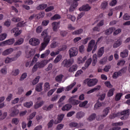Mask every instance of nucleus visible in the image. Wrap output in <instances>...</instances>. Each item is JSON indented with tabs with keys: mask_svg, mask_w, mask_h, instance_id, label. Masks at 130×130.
<instances>
[{
	"mask_svg": "<svg viewBox=\"0 0 130 130\" xmlns=\"http://www.w3.org/2000/svg\"><path fill=\"white\" fill-rule=\"evenodd\" d=\"M128 116H129V109H127L121 111L120 113L111 114L109 115V118L110 119H113L115 117H119L121 120H125L128 118Z\"/></svg>",
	"mask_w": 130,
	"mask_h": 130,
	"instance_id": "nucleus-1",
	"label": "nucleus"
},
{
	"mask_svg": "<svg viewBox=\"0 0 130 130\" xmlns=\"http://www.w3.org/2000/svg\"><path fill=\"white\" fill-rule=\"evenodd\" d=\"M42 36H44V38L43 40V42L41 44V46L40 50H44L46 48V46L49 44V42H50V39L51 37L48 36V31H47V29H45L41 34Z\"/></svg>",
	"mask_w": 130,
	"mask_h": 130,
	"instance_id": "nucleus-2",
	"label": "nucleus"
},
{
	"mask_svg": "<svg viewBox=\"0 0 130 130\" xmlns=\"http://www.w3.org/2000/svg\"><path fill=\"white\" fill-rule=\"evenodd\" d=\"M93 46H94L93 49ZM96 49H97V45H95V40H91L88 44V48L87 49V52H90V51L92 50V53H94L95 51H96Z\"/></svg>",
	"mask_w": 130,
	"mask_h": 130,
	"instance_id": "nucleus-3",
	"label": "nucleus"
},
{
	"mask_svg": "<svg viewBox=\"0 0 130 130\" xmlns=\"http://www.w3.org/2000/svg\"><path fill=\"white\" fill-rule=\"evenodd\" d=\"M21 54H22V52L19 51L17 52L15 57L13 58H6L5 60V63H10V62H12V61H15V60H17L18 57H20V55H21Z\"/></svg>",
	"mask_w": 130,
	"mask_h": 130,
	"instance_id": "nucleus-4",
	"label": "nucleus"
},
{
	"mask_svg": "<svg viewBox=\"0 0 130 130\" xmlns=\"http://www.w3.org/2000/svg\"><path fill=\"white\" fill-rule=\"evenodd\" d=\"M87 82L88 87H93L98 83V80L96 79H87L84 81V83Z\"/></svg>",
	"mask_w": 130,
	"mask_h": 130,
	"instance_id": "nucleus-5",
	"label": "nucleus"
},
{
	"mask_svg": "<svg viewBox=\"0 0 130 130\" xmlns=\"http://www.w3.org/2000/svg\"><path fill=\"white\" fill-rule=\"evenodd\" d=\"M111 109V108L109 107L105 108L103 111V114L98 116L99 117L98 120H101L103 118H104V117H106L107 115H108Z\"/></svg>",
	"mask_w": 130,
	"mask_h": 130,
	"instance_id": "nucleus-6",
	"label": "nucleus"
},
{
	"mask_svg": "<svg viewBox=\"0 0 130 130\" xmlns=\"http://www.w3.org/2000/svg\"><path fill=\"white\" fill-rule=\"evenodd\" d=\"M73 63H74V59H66L62 62V66H63L64 68H70Z\"/></svg>",
	"mask_w": 130,
	"mask_h": 130,
	"instance_id": "nucleus-7",
	"label": "nucleus"
},
{
	"mask_svg": "<svg viewBox=\"0 0 130 130\" xmlns=\"http://www.w3.org/2000/svg\"><path fill=\"white\" fill-rule=\"evenodd\" d=\"M70 57H74L78 55V48L76 47H72L69 50Z\"/></svg>",
	"mask_w": 130,
	"mask_h": 130,
	"instance_id": "nucleus-8",
	"label": "nucleus"
},
{
	"mask_svg": "<svg viewBox=\"0 0 130 130\" xmlns=\"http://www.w3.org/2000/svg\"><path fill=\"white\" fill-rule=\"evenodd\" d=\"M29 44L32 46H37V45H39V44H40V40L36 38H31L29 40Z\"/></svg>",
	"mask_w": 130,
	"mask_h": 130,
	"instance_id": "nucleus-9",
	"label": "nucleus"
},
{
	"mask_svg": "<svg viewBox=\"0 0 130 130\" xmlns=\"http://www.w3.org/2000/svg\"><path fill=\"white\" fill-rule=\"evenodd\" d=\"M14 43H15V39H10L0 43V46H3V45H12Z\"/></svg>",
	"mask_w": 130,
	"mask_h": 130,
	"instance_id": "nucleus-10",
	"label": "nucleus"
},
{
	"mask_svg": "<svg viewBox=\"0 0 130 130\" xmlns=\"http://www.w3.org/2000/svg\"><path fill=\"white\" fill-rule=\"evenodd\" d=\"M77 96L78 95H74L70 98L68 100L69 103H71L72 105H78V104H79L80 102L79 100L74 99V98H76Z\"/></svg>",
	"mask_w": 130,
	"mask_h": 130,
	"instance_id": "nucleus-11",
	"label": "nucleus"
},
{
	"mask_svg": "<svg viewBox=\"0 0 130 130\" xmlns=\"http://www.w3.org/2000/svg\"><path fill=\"white\" fill-rule=\"evenodd\" d=\"M19 113L20 111L18 109H17L15 108H12L11 109V112L9 114V116L11 117H15V116H17Z\"/></svg>",
	"mask_w": 130,
	"mask_h": 130,
	"instance_id": "nucleus-12",
	"label": "nucleus"
},
{
	"mask_svg": "<svg viewBox=\"0 0 130 130\" xmlns=\"http://www.w3.org/2000/svg\"><path fill=\"white\" fill-rule=\"evenodd\" d=\"M80 0H74L73 4H72L69 9V12H74L75 11V9L78 7V3L77 2H79Z\"/></svg>",
	"mask_w": 130,
	"mask_h": 130,
	"instance_id": "nucleus-13",
	"label": "nucleus"
},
{
	"mask_svg": "<svg viewBox=\"0 0 130 130\" xmlns=\"http://www.w3.org/2000/svg\"><path fill=\"white\" fill-rule=\"evenodd\" d=\"M63 117H64V114H63L58 115L57 119L54 120V124H57L58 123H60V122L62 121V119H63Z\"/></svg>",
	"mask_w": 130,
	"mask_h": 130,
	"instance_id": "nucleus-14",
	"label": "nucleus"
},
{
	"mask_svg": "<svg viewBox=\"0 0 130 130\" xmlns=\"http://www.w3.org/2000/svg\"><path fill=\"white\" fill-rule=\"evenodd\" d=\"M79 10L80 12L82 11H83L84 12H88V11L91 10V7L89 6V4H86L80 7Z\"/></svg>",
	"mask_w": 130,
	"mask_h": 130,
	"instance_id": "nucleus-15",
	"label": "nucleus"
},
{
	"mask_svg": "<svg viewBox=\"0 0 130 130\" xmlns=\"http://www.w3.org/2000/svg\"><path fill=\"white\" fill-rule=\"evenodd\" d=\"M26 57L27 58H31V57H33L34 56V54H35V51H34L33 50H31L29 51H26Z\"/></svg>",
	"mask_w": 130,
	"mask_h": 130,
	"instance_id": "nucleus-16",
	"label": "nucleus"
},
{
	"mask_svg": "<svg viewBox=\"0 0 130 130\" xmlns=\"http://www.w3.org/2000/svg\"><path fill=\"white\" fill-rule=\"evenodd\" d=\"M11 33H15L14 36L15 37H17V36H18V35H20V34H21V33H22V31L21 30H19L18 28L15 27L11 30Z\"/></svg>",
	"mask_w": 130,
	"mask_h": 130,
	"instance_id": "nucleus-17",
	"label": "nucleus"
},
{
	"mask_svg": "<svg viewBox=\"0 0 130 130\" xmlns=\"http://www.w3.org/2000/svg\"><path fill=\"white\" fill-rule=\"evenodd\" d=\"M92 62V58H89L88 59L84 65V67H82V69L83 70V71H85V70H86L89 68V66L91 64V63Z\"/></svg>",
	"mask_w": 130,
	"mask_h": 130,
	"instance_id": "nucleus-18",
	"label": "nucleus"
},
{
	"mask_svg": "<svg viewBox=\"0 0 130 130\" xmlns=\"http://www.w3.org/2000/svg\"><path fill=\"white\" fill-rule=\"evenodd\" d=\"M113 31H115V27H110L109 28L106 29L105 31V35H110V34H112L113 32Z\"/></svg>",
	"mask_w": 130,
	"mask_h": 130,
	"instance_id": "nucleus-19",
	"label": "nucleus"
},
{
	"mask_svg": "<svg viewBox=\"0 0 130 130\" xmlns=\"http://www.w3.org/2000/svg\"><path fill=\"white\" fill-rule=\"evenodd\" d=\"M101 89V85H97L94 88L90 89L88 91H87V94H91V93H93V92H95L96 91H99Z\"/></svg>",
	"mask_w": 130,
	"mask_h": 130,
	"instance_id": "nucleus-20",
	"label": "nucleus"
},
{
	"mask_svg": "<svg viewBox=\"0 0 130 130\" xmlns=\"http://www.w3.org/2000/svg\"><path fill=\"white\" fill-rule=\"evenodd\" d=\"M108 7V1H103L101 5V8L102 10H106Z\"/></svg>",
	"mask_w": 130,
	"mask_h": 130,
	"instance_id": "nucleus-21",
	"label": "nucleus"
},
{
	"mask_svg": "<svg viewBox=\"0 0 130 130\" xmlns=\"http://www.w3.org/2000/svg\"><path fill=\"white\" fill-rule=\"evenodd\" d=\"M122 44V41L121 39L117 40L116 41L113 46V48H117V47H119V46Z\"/></svg>",
	"mask_w": 130,
	"mask_h": 130,
	"instance_id": "nucleus-22",
	"label": "nucleus"
},
{
	"mask_svg": "<svg viewBox=\"0 0 130 130\" xmlns=\"http://www.w3.org/2000/svg\"><path fill=\"white\" fill-rule=\"evenodd\" d=\"M104 54V47L100 48L98 51V57H101Z\"/></svg>",
	"mask_w": 130,
	"mask_h": 130,
	"instance_id": "nucleus-23",
	"label": "nucleus"
},
{
	"mask_svg": "<svg viewBox=\"0 0 130 130\" xmlns=\"http://www.w3.org/2000/svg\"><path fill=\"white\" fill-rule=\"evenodd\" d=\"M14 51V49L12 48L7 49L3 52V55H9Z\"/></svg>",
	"mask_w": 130,
	"mask_h": 130,
	"instance_id": "nucleus-24",
	"label": "nucleus"
},
{
	"mask_svg": "<svg viewBox=\"0 0 130 130\" xmlns=\"http://www.w3.org/2000/svg\"><path fill=\"white\" fill-rule=\"evenodd\" d=\"M72 107V105L67 104L62 108V111H69V110H70Z\"/></svg>",
	"mask_w": 130,
	"mask_h": 130,
	"instance_id": "nucleus-25",
	"label": "nucleus"
},
{
	"mask_svg": "<svg viewBox=\"0 0 130 130\" xmlns=\"http://www.w3.org/2000/svg\"><path fill=\"white\" fill-rule=\"evenodd\" d=\"M42 85L43 83H40L36 86L35 90L37 92H41L42 91Z\"/></svg>",
	"mask_w": 130,
	"mask_h": 130,
	"instance_id": "nucleus-26",
	"label": "nucleus"
},
{
	"mask_svg": "<svg viewBox=\"0 0 130 130\" xmlns=\"http://www.w3.org/2000/svg\"><path fill=\"white\" fill-rule=\"evenodd\" d=\"M122 96H123V93H122V92H119L116 93L115 98V101H119V100L121 99V97H122Z\"/></svg>",
	"mask_w": 130,
	"mask_h": 130,
	"instance_id": "nucleus-27",
	"label": "nucleus"
},
{
	"mask_svg": "<svg viewBox=\"0 0 130 130\" xmlns=\"http://www.w3.org/2000/svg\"><path fill=\"white\" fill-rule=\"evenodd\" d=\"M128 55V50L127 49H125L120 53L121 57L124 58V57H126Z\"/></svg>",
	"mask_w": 130,
	"mask_h": 130,
	"instance_id": "nucleus-28",
	"label": "nucleus"
},
{
	"mask_svg": "<svg viewBox=\"0 0 130 130\" xmlns=\"http://www.w3.org/2000/svg\"><path fill=\"white\" fill-rule=\"evenodd\" d=\"M24 43V39L20 38L14 44V46H16L17 45H21V44H23Z\"/></svg>",
	"mask_w": 130,
	"mask_h": 130,
	"instance_id": "nucleus-29",
	"label": "nucleus"
},
{
	"mask_svg": "<svg viewBox=\"0 0 130 130\" xmlns=\"http://www.w3.org/2000/svg\"><path fill=\"white\" fill-rule=\"evenodd\" d=\"M114 91H115V89L113 88H111L107 93L108 97H112L114 95Z\"/></svg>",
	"mask_w": 130,
	"mask_h": 130,
	"instance_id": "nucleus-30",
	"label": "nucleus"
},
{
	"mask_svg": "<svg viewBox=\"0 0 130 130\" xmlns=\"http://www.w3.org/2000/svg\"><path fill=\"white\" fill-rule=\"evenodd\" d=\"M85 116V113L82 111L78 112L76 114V118L80 119V118H82Z\"/></svg>",
	"mask_w": 130,
	"mask_h": 130,
	"instance_id": "nucleus-31",
	"label": "nucleus"
},
{
	"mask_svg": "<svg viewBox=\"0 0 130 130\" xmlns=\"http://www.w3.org/2000/svg\"><path fill=\"white\" fill-rule=\"evenodd\" d=\"M53 30L56 32L57 31V29H58V25L59 23L56 22H53L52 24Z\"/></svg>",
	"mask_w": 130,
	"mask_h": 130,
	"instance_id": "nucleus-32",
	"label": "nucleus"
},
{
	"mask_svg": "<svg viewBox=\"0 0 130 130\" xmlns=\"http://www.w3.org/2000/svg\"><path fill=\"white\" fill-rule=\"evenodd\" d=\"M121 76H122L121 72H115L113 74V79H117V78H118V77H121Z\"/></svg>",
	"mask_w": 130,
	"mask_h": 130,
	"instance_id": "nucleus-33",
	"label": "nucleus"
},
{
	"mask_svg": "<svg viewBox=\"0 0 130 130\" xmlns=\"http://www.w3.org/2000/svg\"><path fill=\"white\" fill-rule=\"evenodd\" d=\"M61 58H62V56L60 54L58 55L54 60V63L59 62L61 60Z\"/></svg>",
	"mask_w": 130,
	"mask_h": 130,
	"instance_id": "nucleus-34",
	"label": "nucleus"
},
{
	"mask_svg": "<svg viewBox=\"0 0 130 130\" xmlns=\"http://www.w3.org/2000/svg\"><path fill=\"white\" fill-rule=\"evenodd\" d=\"M96 63H97V55L94 54L93 55L92 58V66L93 67H95V66H96Z\"/></svg>",
	"mask_w": 130,
	"mask_h": 130,
	"instance_id": "nucleus-35",
	"label": "nucleus"
},
{
	"mask_svg": "<svg viewBox=\"0 0 130 130\" xmlns=\"http://www.w3.org/2000/svg\"><path fill=\"white\" fill-rule=\"evenodd\" d=\"M47 8V4H41L39 6L37 7V10H44L45 9H46Z\"/></svg>",
	"mask_w": 130,
	"mask_h": 130,
	"instance_id": "nucleus-36",
	"label": "nucleus"
},
{
	"mask_svg": "<svg viewBox=\"0 0 130 130\" xmlns=\"http://www.w3.org/2000/svg\"><path fill=\"white\" fill-rule=\"evenodd\" d=\"M24 107H26V108H30V107L33 106V102H26L24 104Z\"/></svg>",
	"mask_w": 130,
	"mask_h": 130,
	"instance_id": "nucleus-37",
	"label": "nucleus"
},
{
	"mask_svg": "<svg viewBox=\"0 0 130 130\" xmlns=\"http://www.w3.org/2000/svg\"><path fill=\"white\" fill-rule=\"evenodd\" d=\"M121 125H123V123L122 122L112 123V126H114V127H118V126H121Z\"/></svg>",
	"mask_w": 130,
	"mask_h": 130,
	"instance_id": "nucleus-38",
	"label": "nucleus"
},
{
	"mask_svg": "<svg viewBox=\"0 0 130 130\" xmlns=\"http://www.w3.org/2000/svg\"><path fill=\"white\" fill-rule=\"evenodd\" d=\"M96 115L95 113L92 114L88 118L87 120H89V121H92V120H94L96 118Z\"/></svg>",
	"mask_w": 130,
	"mask_h": 130,
	"instance_id": "nucleus-39",
	"label": "nucleus"
},
{
	"mask_svg": "<svg viewBox=\"0 0 130 130\" xmlns=\"http://www.w3.org/2000/svg\"><path fill=\"white\" fill-rule=\"evenodd\" d=\"M44 103V102L42 101L38 104H36L35 105V109H38V108H40V107H41V106L43 105Z\"/></svg>",
	"mask_w": 130,
	"mask_h": 130,
	"instance_id": "nucleus-40",
	"label": "nucleus"
},
{
	"mask_svg": "<svg viewBox=\"0 0 130 130\" xmlns=\"http://www.w3.org/2000/svg\"><path fill=\"white\" fill-rule=\"evenodd\" d=\"M78 69V67L77 65H73L72 67H70L69 69V72L70 73H73V72H76Z\"/></svg>",
	"mask_w": 130,
	"mask_h": 130,
	"instance_id": "nucleus-41",
	"label": "nucleus"
},
{
	"mask_svg": "<svg viewBox=\"0 0 130 130\" xmlns=\"http://www.w3.org/2000/svg\"><path fill=\"white\" fill-rule=\"evenodd\" d=\"M83 29H79L78 30H75L72 32L73 35H79V34H82L83 33Z\"/></svg>",
	"mask_w": 130,
	"mask_h": 130,
	"instance_id": "nucleus-42",
	"label": "nucleus"
},
{
	"mask_svg": "<svg viewBox=\"0 0 130 130\" xmlns=\"http://www.w3.org/2000/svg\"><path fill=\"white\" fill-rule=\"evenodd\" d=\"M106 96V93H103L99 95V100L100 101H103L104 99H105V97Z\"/></svg>",
	"mask_w": 130,
	"mask_h": 130,
	"instance_id": "nucleus-43",
	"label": "nucleus"
},
{
	"mask_svg": "<svg viewBox=\"0 0 130 130\" xmlns=\"http://www.w3.org/2000/svg\"><path fill=\"white\" fill-rule=\"evenodd\" d=\"M62 78H63V75H62V74H60L56 77L55 80L56 82H60L62 81Z\"/></svg>",
	"mask_w": 130,
	"mask_h": 130,
	"instance_id": "nucleus-44",
	"label": "nucleus"
},
{
	"mask_svg": "<svg viewBox=\"0 0 130 130\" xmlns=\"http://www.w3.org/2000/svg\"><path fill=\"white\" fill-rule=\"evenodd\" d=\"M103 104L102 103L100 102H98L94 106V110H96L97 109H98V108H99V107H101V106H102Z\"/></svg>",
	"mask_w": 130,
	"mask_h": 130,
	"instance_id": "nucleus-45",
	"label": "nucleus"
},
{
	"mask_svg": "<svg viewBox=\"0 0 130 130\" xmlns=\"http://www.w3.org/2000/svg\"><path fill=\"white\" fill-rule=\"evenodd\" d=\"M20 74V70L19 69L13 70L12 72V76H18Z\"/></svg>",
	"mask_w": 130,
	"mask_h": 130,
	"instance_id": "nucleus-46",
	"label": "nucleus"
},
{
	"mask_svg": "<svg viewBox=\"0 0 130 130\" xmlns=\"http://www.w3.org/2000/svg\"><path fill=\"white\" fill-rule=\"evenodd\" d=\"M20 121L19 120V119L17 118H14L12 119V124H15V125H17L18 124L19 122Z\"/></svg>",
	"mask_w": 130,
	"mask_h": 130,
	"instance_id": "nucleus-47",
	"label": "nucleus"
},
{
	"mask_svg": "<svg viewBox=\"0 0 130 130\" xmlns=\"http://www.w3.org/2000/svg\"><path fill=\"white\" fill-rule=\"evenodd\" d=\"M53 123H54V120L51 119L47 124L48 128H51L53 126Z\"/></svg>",
	"mask_w": 130,
	"mask_h": 130,
	"instance_id": "nucleus-48",
	"label": "nucleus"
},
{
	"mask_svg": "<svg viewBox=\"0 0 130 130\" xmlns=\"http://www.w3.org/2000/svg\"><path fill=\"white\" fill-rule=\"evenodd\" d=\"M36 64L39 69H42V68H44V66H45L43 62H37Z\"/></svg>",
	"mask_w": 130,
	"mask_h": 130,
	"instance_id": "nucleus-49",
	"label": "nucleus"
},
{
	"mask_svg": "<svg viewBox=\"0 0 130 130\" xmlns=\"http://www.w3.org/2000/svg\"><path fill=\"white\" fill-rule=\"evenodd\" d=\"M39 79H40V76H37L35 79L32 81V85H36L39 82Z\"/></svg>",
	"mask_w": 130,
	"mask_h": 130,
	"instance_id": "nucleus-50",
	"label": "nucleus"
},
{
	"mask_svg": "<svg viewBox=\"0 0 130 130\" xmlns=\"http://www.w3.org/2000/svg\"><path fill=\"white\" fill-rule=\"evenodd\" d=\"M44 89L45 91H48L50 89V85L49 84V83L46 82L44 85Z\"/></svg>",
	"mask_w": 130,
	"mask_h": 130,
	"instance_id": "nucleus-51",
	"label": "nucleus"
},
{
	"mask_svg": "<svg viewBox=\"0 0 130 130\" xmlns=\"http://www.w3.org/2000/svg\"><path fill=\"white\" fill-rule=\"evenodd\" d=\"M116 5H117V1L116 0H112L109 4V6H110V7H115Z\"/></svg>",
	"mask_w": 130,
	"mask_h": 130,
	"instance_id": "nucleus-52",
	"label": "nucleus"
},
{
	"mask_svg": "<svg viewBox=\"0 0 130 130\" xmlns=\"http://www.w3.org/2000/svg\"><path fill=\"white\" fill-rule=\"evenodd\" d=\"M0 72L1 73V74H2V75H7V73H8L7 68L5 67L2 68Z\"/></svg>",
	"mask_w": 130,
	"mask_h": 130,
	"instance_id": "nucleus-53",
	"label": "nucleus"
},
{
	"mask_svg": "<svg viewBox=\"0 0 130 130\" xmlns=\"http://www.w3.org/2000/svg\"><path fill=\"white\" fill-rule=\"evenodd\" d=\"M61 18V17H60L59 15L56 14L51 17V20H58V19H60Z\"/></svg>",
	"mask_w": 130,
	"mask_h": 130,
	"instance_id": "nucleus-54",
	"label": "nucleus"
},
{
	"mask_svg": "<svg viewBox=\"0 0 130 130\" xmlns=\"http://www.w3.org/2000/svg\"><path fill=\"white\" fill-rule=\"evenodd\" d=\"M67 17H68V18L71 20V21H72V22H75V21H76V17L74 16L73 15L68 14V15H67Z\"/></svg>",
	"mask_w": 130,
	"mask_h": 130,
	"instance_id": "nucleus-55",
	"label": "nucleus"
},
{
	"mask_svg": "<svg viewBox=\"0 0 130 130\" xmlns=\"http://www.w3.org/2000/svg\"><path fill=\"white\" fill-rule=\"evenodd\" d=\"M123 19L125 21H127L128 20H130V15H128V14L126 13L123 16Z\"/></svg>",
	"mask_w": 130,
	"mask_h": 130,
	"instance_id": "nucleus-56",
	"label": "nucleus"
},
{
	"mask_svg": "<svg viewBox=\"0 0 130 130\" xmlns=\"http://www.w3.org/2000/svg\"><path fill=\"white\" fill-rule=\"evenodd\" d=\"M27 73H24L23 74H22L19 80L24 81V79L27 78Z\"/></svg>",
	"mask_w": 130,
	"mask_h": 130,
	"instance_id": "nucleus-57",
	"label": "nucleus"
},
{
	"mask_svg": "<svg viewBox=\"0 0 130 130\" xmlns=\"http://www.w3.org/2000/svg\"><path fill=\"white\" fill-rule=\"evenodd\" d=\"M37 60H38V59H37V58H36V57H34L32 60H31V62L29 65V67H32L34 63H36V62L37 61Z\"/></svg>",
	"mask_w": 130,
	"mask_h": 130,
	"instance_id": "nucleus-58",
	"label": "nucleus"
},
{
	"mask_svg": "<svg viewBox=\"0 0 130 130\" xmlns=\"http://www.w3.org/2000/svg\"><path fill=\"white\" fill-rule=\"evenodd\" d=\"M26 24V22L24 21H20L18 22L16 25L17 27H23V26Z\"/></svg>",
	"mask_w": 130,
	"mask_h": 130,
	"instance_id": "nucleus-59",
	"label": "nucleus"
},
{
	"mask_svg": "<svg viewBox=\"0 0 130 130\" xmlns=\"http://www.w3.org/2000/svg\"><path fill=\"white\" fill-rule=\"evenodd\" d=\"M91 39V37H88L84 40H82V43L85 45V44H87L88 43V41H89V40H90Z\"/></svg>",
	"mask_w": 130,
	"mask_h": 130,
	"instance_id": "nucleus-60",
	"label": "nucleus"
},
{
	"mask_svg": "<svg viewBox=\"0 0 130 130\" xmlns=\"http://www.w3.org/2000/svg\"><path fill=\"white\" fill-rule=\"evenodd\" d=\"M121 29L118 28L114 31L113 35L114 36H116V35H118V34H119V33H121Z\"/></svg>",
	"mask_w": 130,
	"mask_h": 130,
	"instance_id": "nucleus-61",
	"label": "nucleus"
},
{
	"mask_svg": "<svg viewBox=\"0 0 130 130\" xmlns=\"http://www.w3.org/2000/svg\"><path fill=\"white\" fill-rule=\"evenodd\" d=\"M7 38V34H3L0 35V41H3V40H5Z\"/></svg>",
	"mask_w": 130,
	"mask_h": 130,
	"instance_id": "nucleus-62",
	"label": "nucleus"
},
{
	"mask_svg": "<svg viewBox=\"0 0 130 130\" xmlns=\"http://www.w3.org/2000/svg\"><path fill=\"white\" fill-rule=\"evenodd\" d=\"M88 104V101H85L79 104V107H84Z\"/></svg>",
	"mask_w": 130,
	"mask_h": 130,
	"instance_id": "nucleus-63",
	"label": "nucleus"
},
{
	"mask_svg": "<svg viewBox=\"0 0 130 130\" xmlns=\"http://www.w3.org/2000/svg\"><path fill=\"white\" fill-rule=\"evenodd\" d=\"M4 26H6V27H10V26H11V20H6L4 23Z\"/></svg>",
	"mask_w": 130,
	"mask_h": 130,
	"instance_id": "nucleus-64",
	"label": "nucleus"
}]
</instances>
